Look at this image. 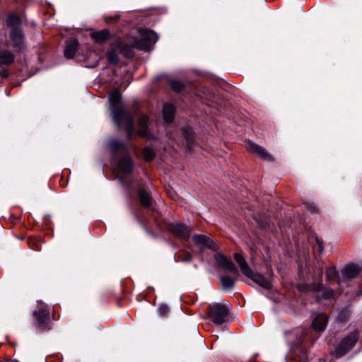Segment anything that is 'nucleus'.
I'll return each instance as SVG.
<instances>
[{
    "label": "nucleus",
    "instance_id": "1",
    "mask_svg": "<svg viewBox=\"0 0 362 362\" xmlns=\"http://www.w3.org/2000/svg\"><path fill=\"white\" fill-rule=\"evenodd\" d=\"M121 93L117 89L110 92L109 101L111 105L114 122L118 127L125 126L127 137L131 139L134 134V119L132 116L124 111L121 105Z\"/></svg>",
    "mask_w": 362,
    "mask_h": 362
},
{
    "label": "nucleus",
    "instance_id": "2",
    "mask_svg": "<svg viewBox=\"0 0 362 362\" xmlns=\"http://www.w3.org/2000/svg\"><path fill=\"white\" fill-rule=\"evenodd\" d=\"M35 317V326L40 331L49 330L51 328L49 310L47 305L42 301L37 303V306L33 313Z\"/></svg>",
    "mask_w": 362,
    "mask_h": 362
},
{
    "label": "nucleus",
    "instance_id": "3",
    "mask_svg": "<svg viewBox=\"0 0 362 362\" xmlns=\"http://www.w3.org/2000/svg\"><path fill=\"white\" fill-rule=\"evenodd\" d=\"M140 39L135 41L134 47L142 50H149L157 42L158 37L157 34L150 30H140Z\"/></svg>",
    "mask_w": 362,
    "mask_h": 362
},
{
    "label": "nucleus",
    "instance_id": "4",
    "mask_svg": "<svg viewBox=\"0 0 362 362\" xmlns=\"http://www.w3.org/2000/svg\"><path fill=\"white\" fill-rule=\"evenodd\" d=\"M358 340V334L356 331L344 337L335 348V356L339 358L346 355L355 346Z\"/></svg>",
    "mask_w": 362,
    "mask_h": 362
},
{
    "label": "nucleus",
    "instance_id": "5",
    "mask_svg": "<svg viewBox=\"0 0 362 362\" xmlns=\"http://www.w3.org/2000/svg\"><path fill=\"white\" fill-rule=\"evenodd\" d=\"M228 309L226 305L215 303L209 306V317L216 325H221L227 320Z\"/></svg>",
    "mask_w": 362,
    "mask_h": 362
},
{
    "label": "nucleus",
    "instance_id": "6",
    "mask_svg": "<svg viewBox=\"0 0 362 362\" xmlns=\"http://www.w3.org/2000/svg\"><path fill=\"white\" fill-rule=\"evenodd\" d=\"M215 259L218 265L227 272H232L235 276H239V271L233 263L223 254L218 253L215 256Z\"/></svg>",
    "mask_w": 362,
    "mask_h": 362
},
{
    "label": "nucleus",
    "instance_id": "7",
    "mask_svg": "<svg viewBox=\"0 0 362 362\" xmlns=\"http://www.w3.org/2000/svg\"><path fill=\"white\" fill-rule=\"evenodd\" d=\"M10 40L12 47L18 51L25 47L24 35L21 29H12L10 33Z\"/></svg>",
    "mask_w": 362,
    "mask_h": 362
},
{
    "label": "nucleus",
    "instance_id": "8",
    "mask_svg": "<svg viewBox=\"0 0 362 362\" xmlns=\"http://www.w3.org/2000/svg\"><path fill=\"white\" fill-rule=\"evenodd\" d=\"M170 230L176 236L188 239L192 232V228L182 223H175L169 226Z\"/></svg>",
    "mask_w": 362,
    "mask_h": 362
},
{
    "label": "nucleus",
    "instance_id": "9",
    "mask_svg": "<svg viewBox=\"0 0 362 362\" xmlns=\"http://www.w3.org/2000/svg\"><path fill=\"white\" fill-rule=\"evenodd\" d=\"M247 148L250 151L256 153L261 158L271 161L273 160L272 156L262 146L253 143L252 141H247Z\"/></svg>",
    "mask_w": 362,
    "mask_h": 362
},
{
    "label": "nucleus",
    "instance_id": "10",
    "mask_svg": "<svg viewBox=\"0 0 362 362\" xmlns=\"http://www.w3.org/2000/svg\"><path fill=\"white\" fill-rule=\"evenodd\" d=\"M192 240L196 244L208 247L212 250H217L218 249L217 244L212 239L204 235H195L192 237Z\"/></svg>",
    "mask_w": 362,
    "mask_h": 362
},
{
    "label": "nucleus",
    "instance_id": "11",
    "mask_svg": "<svg viewBox=\"0 0 362 362\" xmlns=\"http://www.w3.org/2000/svg\"><path fill=\"white\" fill-rule=\"evenodd\" d=\"M118 168L123 175H129L132 171L133 161L129 155H125L118 163Z\"/></svg>",
    "mask_w": 362,
    "mask_h": 362
},
{
    "label": "nucleus",
    "instance_id": "12",
    "mask_svg": "<svg viewBox=\"0 0 362 362\" xmlns=\"http://www.w3.org/2000/svg\"><path fill=\"white\" fill-rule=\"evenodd\" d=\"M248 278L251 279L254 282L265 289H270L272 288V283L270 280L264 276L262 274L254 273L251 271V274L247 275Z\"/></svg>",
    "mask_w": 362,
    "mask_h": 362
},
{
    "label": "nucleus",
    "instance_id": "13",
    "mask_svg": "<svg viewBox=\"0 0 362 362\" xmlns=\"http://www.w3.org/2000/svg\"><path fill=\"white\" fill-rule=\"evenodd\" d=\"M361 269L356 264H349L342 270V275L344 279H351L356 277L361 272Z\"/></svg>",
    "mask_w": 362,
    "mask_h": 362
},
{
    "label": "nucleus",
    "instance_id": "14",
    "mask_svg": "<svg viewBox=\"0 0 362 362\" xmlns=\"http://www.w3.org/2000/svg\"><path fill=\"white\" fill-rule=\"evenodd\" d=\"M78 47V42L76 39H71L66 41L64 49V56L67 59H71L74 57L76 51Z\"/></svg>",
    "mask_w": 362,
    "mask_h": 362
},
{
    "label": "nucleus",
    "instance_id": "15",
    "mask_svg": "<svg viewBox=\"0 0 362 362\" xmlns=\"http://www.w3.org/2000/svg\"><path fill=\"white\" fill-rule=\"evenodd\" d=\"M327 322V315L325 314H319L313 320V327L315 330L318 332H322L326 327Z\"/></svg>",
    "mask_w": 362,
    "mask_h": 362
},
{
    "label": "nucleus",
    "instance_id": "16",
    "mask_svg": "<svg viewBox=\"0 0 362 362\" xmlns=\"http://www.w3.org/2000/svg\"><path fill=\"white\" fill-rule=\"evenodd\" d=\"M175 108L172 104L166 103L163 107V119L166 123H171L175 117Z\"/></svg>",
    "mask_w": 362,
    "mask_h": 362
},
{
    "label": "nucleus",
    "instance_id": "17",
    "mask_svg": "<svg viewBox=\"0 0 362 362\" xmlns=\"http://www.w3.org/2000/svg\"><path fill=\"white\" fill-rule=\"evenodd\" d=\"M134 44L135 41H134L131 45H129L123 42H119L117 44V48L118 51L125 57L130 58L133 57L132 48L134 47Z\"/></svg>",
    "mask_w": 362,
    "mask_h": 362
},
{
    "label": "nucleus",
    "instance_id": "18",
    "mask_svg": "<svg viewBox=\"0 0 362 362\" xmlns=\"http://www.w3.org/2000/svg\"><path fill=\"white\" fill-rule=\"evenodd\" d=\"M234 259L238 263L243 274L245 276L251 274V269L243 255L239 253L234 255Z\"/></svg>",
    "mask_w": 362,
    "mask_h": 362
},
{
    "label": "nucleus",
    "instance_id": "19",
    "mask_svg": "<svg viewBox=\"0 0 362 362\" xmlns=\"http://www.w3.org/2000/svg\"><path fill=\"white\" fill-rule=\"evenodd\" d=\"M138 197L140 204L143 207L148 208L151 206L152 198L148 192L144 189H139L138 191Z\"/></svg>",
    "mask_w": 362,
    "mask_h": 362
},
{
    "label": "nucleus",
    "instance_id": "20",
    "mask_svg": "<svg viewBox=\"0 0 362 362\" xmlns=\"http://www.w3.org/2000/svg\"><path fill=\"white\" fill-rule=\"evenodd\" d=\"M148 118L146 115H141L139 119V129L138 134L142 137L148 136Z\"/></svg>",
    "mask_w": 362,
    "mask_h": 362
},
{
    "label": "nucleus",
    "instance_id": "21",
    "mask_svg": "<svg viewBox=\"0 0 362 362\" xmlns=\"http://www.w3.org/2000/svg\"><path fill=\"white\" fill-rule=\"evenodd\" d=\"M300 292L307 293L310 291H319L322 288V284L320 282L313 284H300L298 286Z\"/></svg>",
    "mask_w": 362,
    "mask_h": 362
},
{
    "label": "nucleus",
    "instance_id": "22",
    "mask_svg": "<svg viewBox=\"0 0 362 362\" xmlns=\"http://www.w3.org/2000/svg\"><path fill=\"white\" fill-rule=\"evenodd\" d=\"M15 59V55L11 51L4 50L0 52V66L2 65H10Z\"/></svg>",
    "mask_w": 362,
    "mask_h": 362
},
{
    "label": "nucleus",
    "instance_id": "23",
    "mask_svg": "<svg viewBox=\"0 0 362 362\" xmlns=\"http://www.w3.org/2000/svg\"><path fill=\"white\" fill-rule=\"evenodd\" d=\"M93 39L98 43H103L110 37V32L107 30H103L92 33Z\"/></svg>",
    "mask_w": 362,
    "mask_h": 362
},
{
    "label": "nucleus",
    "instance_id": "24",
    "mask_svg": "<svg viewBox=\"0 0 362 362\" xmlns=\"http://www.w3.org/2000/svg\"><path fill=\"white\" fill-rule=\"evenodd\" d=\"M109 146L114 153L118 151L124 152L126 151L124 144L121 141L116 139H111L109 141Z\"/></svg>",
    "mask_w": 362,
    "mask_h": 362
},
{
    "label": "nucleus",
    "instance_id": "25",
    "mask_svg": "<svg viewBox=\"0 0 362 362\" xmlns=\"http://www.w3.org/2000/svg\"><path fill=\"white\" fill-rule=\"evenodd\" d=\"M21 18L19 16L15 14L10 15L6 21V24L8 27L12 29H20L19 26L21 25Z\"/></svg>",
    "mask_w": 362,
    "mask_h": 362
},
{
    "label": "nucleus",
    "instance_id": "26",
    "mask_svg": "<svg viewBox=\"0 0 362 362\" xmlns=\"http://www.w3.org/2000/svg\"><path fill=\"white\" fill-rule=\"evenodd\" d=\"M222 286L224 289H230L234 286L235 279L229 276H222L220 278Z\"/></svg>",
    "mask_w": 362,
    "mask_h": 362
},
{
    "label": "nucleus",
    "instance_id": "27",
    "mask_svg": "<svg viewBox=\"0 0 362 362\" xmlns=\"http://www.w3.org/2000/svg\"><path fill=\"white\" fill-rule=\"evenodd\" d=\"M143 158L146 161L149 162L153 160L155 157L154 151L150 147H146L142 152Z\"/></svg>",
    "mask_w": 362,
    "mask_h": 362
},
{
    "label": "nucleus",
    "instance_id": "28",
    "mask_svg": "<svg viewBox=\"0 0 362 362\" xmlns=\"http://www.w3.org/2000/svg\"><path fill=\"white\" fill-rule=\"evenodd\" d=\"M176 262H190L192 259V256L187 252H181L175 257Z\"/></svg>",
    "mask_w": 362,
    "mask_h": 362
},
{
    "label": "nucleus",
    "instance_id": "29",
    "mask_svg": "<svg viewBox=\"0 0 362 362\" xmlns=\"http://www.w3.org/2000/svg\"><path fill=\"white\" fill-rule=\"evenodd\" d=\"M184 135L187 141L186 148L189 151L192 147L194 135L191 130H185Z\"/></svg>",
    "mask_w": 362,
    "mask_h": 362
},
{
    "label": "nucleus",
    "instance_id": "30",
    "mask_svg": "<svg viewBox=\"0 0 362 362\" xmlns=\"http://www.w3.org/2000/svg\"><path fill=\"white\" fill-rule=\"evenodd\" d=\"M108 62L112 64H115L118 62L119 58L115 50H111L107 53Z\"/></svg>",
    "mask_w": 362,
    "mask_h": 362
},
{
    "label": "nucleus",
    "instance_id": "31",
    "mask_svg": "<svg viewBox=\"0 0 362 362\" xmlns=\"http://www.w3.org/2000/svg\"><path fill=\"white\" fill-rule=\"evenodd\" d=\"M170 86L173 90L177 93L182 91L185 87L184 83L179 81H171Z\"/></svg>",
    "mask_w": 362,
    "mask_h": 362
},
{
    "label": "nucleus",
    "instance_id": "32",
    "mask_svg": "<svg viewBox=\"0 0 362 362\" xmlns=\"http://www.w3.org/2000/svg\"><path fill=\"white\" fill-rule=\"evenodd\" d=\"M338 273L334 268H329L326 271V276L328 281H333L337 277Z\"/></svg>",
    "mask_w": 362,
    "mask_h": 362
},
{
    "label": "nucleus",
    "instance_id": "33",
    "mask_svg": "<svg viewBox=\"0 0 362 362\" xmlns=\"http://www.w3.org/2000/svg\"><path fill=\"white\" fill-rule=\"evenodd\" d=\"M28 244L30 248L33 250L40 251L41 250V247L37 243V240L35 238H29L28 240Z\"/></svg>",
    "mask_w": 362,
    "mask_h": 362
},
{
    "label": "nucleus",
    "instance_id": "34",
    "mask_svg": "<svg viewBox=\"0 0 362 362\" xmlns=\"http://www.w3.org/2000/svg\"><path fill=\"white\" fill-rule=\"evenodd\" d=\"M169 313V307L165 304H160L158 308V313L161 317H165Z\"/></svg>",
    "mask_w": 362,
    "mask_h": 362
},
{
    "label": "nucleus",
    "instance_id": "35",
    "mask_svg": "<svg viewBox=\"0 0 362 362\" xmlns=\"http://www.w3.org/2000/svg\"><path fill=\"white\" fill-rule=\"evenodd\" d=\"M120 18L119 14H115L113 16H105L104 21L107 23H112L117 22Z\"/></svg>",
    "mask_w": 362,
    "mask_h": 362
},
{
    "label": "nucleus",
    "instance_id": "36",
    "mask_svg": "<svg viewBox=\"0 0 362 362\" xmlns=\"http://www.w3.org/2000/svg\"><path fill=\"white\" fill-rule=\"evenodd\" d=\"M333 296V291L331 289L326 290L324 292L323 297L326 299L331 298Z\"/></svg>",
    "mask_w": 362,
    "mask_h": 362
},
{
    "label": "nucleus",
    "instance_id": "37",
    "mask_svg": "<svg viewBox=\"0 0 362 362\" xmlns=\"http://www.w3.org/2000/svg\"><path fill=\"white\" fill-rule=\"evenodd\" d=\"M306 207L311 212H315L317 211L316 206L313 203H308Z\"/></svg>",
    "mask_w": 362,
    "mask_h": 362
},
{
    "label": "nucleus",
    "instance_id": "38",
    "mask_svg": "<svg viewBox=\"0 0 362 362\" xmlns=\"http://www.w3.org/2000/svg\"><path fill=\"white\" fill-rule=\"evenodd\" d=\"M317 243L318 245L319 252H322L323 251V246L322 242H320L318 239L316 240Z\"/></svg>",
    "mask_w": 362,
    "mask_h": 362
},
{
    "label": "nucleus",
    "instance_id": "39",
    "mask_svg": "<svg viewBox=\"0 0 362 362\" xmlns=\"http://www.w3.org/2000/svg\"><path fill=\"white\" fill-rule=\"evenodd\" d=\"M0 76L1 78H7L8 77V73L6 70H2L0 71Z\"/></svg>",
    "mask_w": 362,
    "mask_h": 362
}]
</instances>
